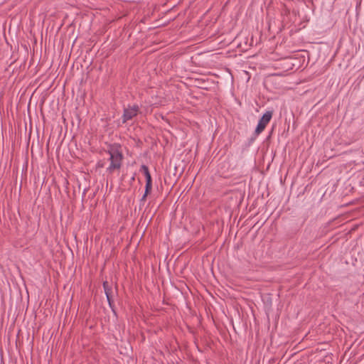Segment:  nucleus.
I'll return each instance as SVG.
<instances>
[{"label": "nucleus", "instance_id": "nucleus-1", "mask_svg": "<svg viewBox=\"0 0 364 364\" xmlns=\"http://www.w3.org/2000/svg\"><path fill=\"white\" fill-rule=\"evenodd\" d=\"M110 160V164L107 167V170L112 173L114 170L119 169L122 165V161L123 159L122 154L117 150L109 151L108 153Z\"/></svg>", "mask_w": 364, "mask_h": 364}, {"label": "nucleus", "instance_id": "nucleus-2", "mask_svg": "<svg viewBox=\"0 0 364 364\" xmlns=\"http://www.w3.org/2000/svg\"><path fill=\"white\" fill-rule=\"evenodd\" d=\"M273 115V111H267L259 120V123L255 129V134L258 136L265 129L267 124L270 122Z\"/></svg>", "mask_w": 364, "mask_h": 364}, {"label": "nucleus", "instance_id": "nucleus-3", "mask_svg": "<svg viewBox=\"0 0 364 364\" xmlns=\"http://www.w3.org/2000/svg\"><path fill=\"white\" fill-rule=\"evenodd\" d=\"M139 108L138 105H133L132 107L125 108L122 116V122L125 123L128 120H130L134 117L136 116L139 112Z\"/></svg>", "mask_w": 364, "mask_h": 364}, {"label": "nucleus", "instance_id": "nucleus-4", "mask_svg": "<svg viewBox=\"0 0 364 364\" xmlns=\"http://www.w3.org/2000/svg\"><path fill=\"white\" fill-rule=\"evenodd\" d=\"M103 287L105 289V292L107 298V301L111 306V301H112V289L110 287H109L108 282H105L103 283Z\"/></svg>", "mask_w": 364, "mask_h": 364}, {"label": "nucleus", "instance_id": "nucleus-5", "mask_svg": "<svg viewBox=\"0 0 364 364\" xmlns=\"http://www.w3.org/2000/svg\"><path fill=\"white\" fill-rule=\"evenodd\" d=\"M141 171L144 174V176L146 178V181H152L148 166H146V165H142L141 167Z\"/></svg>", "mask_w": 364, "mask_h": 364}, {"label": "nucleus", "instance_id": "nucleus-6", "mask_svg": "<svg viewBox=\"0 0 364 364\" xmlns=\"http://www.w3.org/2000/svg\"><path fill=\"white\" fill-rule=\"evenodd\" d=\"M152 188V181H146V186H145V192L146 195H148Z\"/></svg>", "mask_w": 364, "mask_h": 364}, {"label": "nucleus", "instance_id": "nucleus-7", "mask_svg": "<svg viewBox=\"0 0 364 364\" xmlns=\"http://www.w3.org/2000/svg\"><path fill=\"white\" fill-rule=\"evenodd\" d=\"M103 166H104V164H102L101 162H98V164H97V166H96V169H97L98 168L103 167Z\"/></svg>", "mask_w": 364, "mask_h": 364}, {"label": "nucleus", "instance_id": "nucleus-8", "mask_svg": "<svg viewBox=\"0 0 364 364\" xmlns=\"http://www.w3.org/2000/svg\"><path fill=\"white\" fill-rule=\"evenodd\" d=\"M147 196L148 195H146V192H144V194L143 195V196H142V198L141 199V201H145Z\"/></svg>", "mask_w": 364, "mask_h": 364}]
</instances>
